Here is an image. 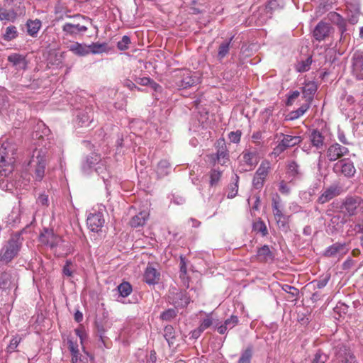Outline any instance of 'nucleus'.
<instances>
[{"mask_svg":"<svg viewBox=\"0 0 363 363\" xmlns=\"http://www.w3.org/2000/svg\"><path fill=\"white\" fill-rule=\"evenodd\" d=\"M73 20L72 22H66L62 26L64 38H77L83 35L92 25V19L88 16L77 13L73 16H67Z\"/></svg>","mask_w":363,"mask_h":363,"instance_id":"nucleus-1","label":"nucleus"},{"mask_svg":"<svg viewBox=\"0 0 363 363\" xmlns=\"http://www.w3.org/2000/svg\"><path fill=\"white\" fill-rule=\"evenodd\" d=\"M22 240L20 233L11 236L0 250V267L9 264L18 256L22 246Z\"/></svg>","mask_w":363,"mask_h":363,"instance_id":"nucleus-2","label":"nucleus"},{"mask_svg":"<svg viewBox=\"0 0 363 363\" xmlns=\"http://www.w3.org/2000/svg\"><path fill=\"white\" fill-rule=\"evenodd\" d=\"M340 212L349 217L363 215V199L359 196H347L340 206Z\"/></svg>","mask_w":363,"mask_h":363,"instance_id":"nucleus-3","label":"nucleus"},{"mask_svg":"<svg viewBox=\"0 0 363 363\" xmlns=\"http://www.w3.org/2000/svg\"><path fill=\"white\" fill-rule=\"evenodd\" d=\"M9 146V143H4L0 147V174L4 177H9L13 171V150H8Z\"/></svg>","mask_w":363,"mask_h":363,"instance_id":"nucleus-4","label":"nucleus"},{"mask_svg":"<svg viewBox=\"0 0 363 363\" xmlns=\"http://www.w3.org/2000/svg\"><path fill=\"white\" fill-rule=\"evenodd\" d=\"M48 158V152L45 149H35L33 151L30 162L35 164V177L38 181H41L44 177Z\"/></svg>","mask_w":363,"mask_h":363,"instance_id":"nucleus-5","label":"nucleus"},{"mask_svg":"<svg viewBox=\"0 0 363 363\" xmlns=\"http://www.w3.org/2000/svg\"><path fill=\"white\" fill-rule=\"evenodd\" d=\"M333 172L337 176H344L346 178H352L356 173L354 162L349 158L339 160L333 166Z\"/></svg>","mask_w":363,"mask_h":363,"instance_id":"nucleus-6","label":"nucleus"},{"mask_svg":"<svg viewBox=\"0 0 363 363\" xmlns=\"http://www.w3.org/2000/svg\"><path fill=\"white\" fill-rule=\"evenodd\" d=\"M269 169V163L267 161L262 162L252 179V186L255 189L259 190L263 187Z\"/></svg>","mask_w":363,"mask_h":363,"instance_id":"nucleus-7","label":"nucleus"},{"mask_svg":"<svg viewBox=\"0 0 363 363\" xmlns=\"http://www.w3.org/2000/svg\"><path fill=\"white\" fill-rule=\"evenodd\" d=\"M200 83V76L196 72L185 71L181 75V79L177 83L179 89H186L196 86Z\"/></svg>","mask_w":363,"mask_h":363,"instance_id":"nucleus-8","label":"nucleus"},{"mask_svg":"<svg viewBox=\"0 0 363 363\" xmlns=\"http://www.w3.org/2000/svg\"><path fill=\"white\" fill-rule=\"evenodd\" d=\"M349 149L337 143L329 145L326 150V157L329 162H335L349 153Z\"/></svg>","mask_w":363,"mask_h":363,"instance_id":"nucleus-9","label":"nucleus"},{"mask_svg":"<svg viewBox=\"0 0 363 363\" xmlns=\"http://www.w3.org/2000/svg\"><path fill=\"white\" fill-rule=\"evenodd\" d=\"M169 302L175 308H185L189 303L190 298L185 291H172L168 296Z\"/></svg>","mask_w":363,"mask_h":363,"instance_id":"nucleus-10","label":"nucleus"},{"mask_svg":"<svg viewBox=\"0 0 363 363\" xmlns=\"http://www.w3.org/2000/svg\"><path fill=\"white\" fill-rule=\"evenodd\" d=\"M347 252L345 243L335 242L328 247L323 253V255L328 258L340 259Z\"/></svg>","mask_w":363,"mask_h":363,"instance_id":"nucleus-11","label":"nucleus"},{"mask_svg":"<svg viewBox=\"0 0 363 363\" xmlns=\"http://www.w3.org/2000/svg\"><path fill=\"white\" fill-rule=\"evenodd\" d=\"M101 162L100 155L92 152L90 155H87L82 161L81 169L84 174L89 175L92 172L93 167Z\"/></svg>","mask_w":363,"mask_h":363,"instance_id":"nucleus-12","label":"nucleus"},{"mask_svg":"<svg viewBox=\"0 0 363 363\" xmlns=\"http://www.w3.org/2000/svg\"><path fill=\"white\" fill-rule=\"evenodd\" d=\"M40 241L51 248H54L61 242V238L54 233L53 230L44 228L43 232L40 235Z\"/></svg>","mask_w":363,"mask_h":363,"instance_id":"nucleus-13","label":"nucleus"},{"mask_svg":"<svg viewBox=\"0 0 363 363\" xmlns=\"http://www.w3.org/2000/svg\"><path fill=\"white\" fill-rule=\"evenodd\" d=\"M352 73L357 80L363 81V54L355 52L352 57Z\"/></svg>","mask_w":363,"mask_h":363,"instance_id":"nucleus-14","label":"nucleus"},{"mask_svg":"<svg viewBox=\"0 0 363 363\" xmlns=\"http://www.w3.org/2000/svg\"><path fill=\"white\" fill-rule=\"evenodd\" d=\"M86 224L90 230L98 233L104 224L103 213L100 212L90 213L86 219Z\"/></svg>","mask_w":363,"mask_h":363,"instance_id":"nucleus-15","label":"nucleus"},{"mask_svg":"<svg viewBox=\"0 0 363 363\" xmlns=\"http://www.w3.org/2000/svg\"><path fill=\"white\" fill-rule=\"evenodd\" d=\"M332 27L329 23L320 21L313 30V37L318 41H322L329 36Z\"/></svg>","mask_w":363,"mask_h":363,"instance_id":"nucleus-16","label":"nucleus"},{"mask_svg":"<svg viewBox=\"0 0 363 363\" xmlns=\"http://www.w3.org/2000/svg\"><path fill=\"white\" fill-rule=\"evenodd\" d=\"M308 138L312 147H315L316 150H320L325 147V138L318 129L310 130Z\"/></svg>","mask_w":363,"mask_h":363,"instance_id":"nucleus-17","label":"nucleus"},{"mask_svg":"<svg viewBox=\"0 0 363 363\" xmlns=\"http://www.w3.org/2000/svg\"><path fill=\"white\" fill-rule=\"evenodd\" d=\"M160 279V273L153 264H148L145 273L144 280L149 285H155L157 284Z\"/></svg>","mask_w":363,"mask_h":363,"instance_id":"nucleus-18","label":"nucleus"},{"mask_svg":"<svg viewBox=\"0 0 363 363\" xmlns=\"http://www.w3.org/2000/svg\"><path fill=\"white\" fill-rule=\"evenodd\" d=\"M318 90V84L315 82H308L302 87L303 98L306 101L312 103L314 95Z\"/></svg>","mask_w":363,"mask_h":363,"instance_id":"nucleus-19","label":"nucleus"},{"mask_svg":"<svg viewBox=\"0 0 363 363\" xmlns=\"http://www.w3.org/2000/svg\"><path fill=\"white\" fill-rule=\"evenodd\" d=\"M93 121V112L91 108L79 111L77 115V123L79 126L88 127Z\"/></svg>","mask_w":363,"mask_h":363,"instance_id":"nucleus-20","label":"nucleus"},{"mask_svg":"<svg viewBox=\"0 0 363 363\" xmlns=\"http://www.w3.org/2000/svg\"><path fill=\"white\" fill-rule=\"evenodd\" d=\"M337 356L339 363H357L355 356L345 346L340 347Z\"/></svg>","mask_w":363,"mask_h":363,"instance_id":"nucleus-21","label":"nucleus"},{"mask_svg":"<svg viewBox=\"0 0 363 363\" xmlns=\"http://www.w3.org/2000/svg\"><path fill=\"white\" fill-rule=\"evenodd\" d=\"M338 195L336 186H330L327 188L318 197V202L320 204L325 203Z\"/></svg>","mask_w":363,"mask_h":363,"instance_id":"nucleus-22","label":"nucleus"},{"mask_svg":"<svg viewBox=\"0 0 363 363\" xmlns=\"http://www.w3.org/2000/svg\"><path fill=\"white\" fill-rule=\"evenodd\" d=\"M69 50L78 56H86L90 53L89 45L75 42L69 46Z\"/></svg>","mask_w":363,"mask_h":363,"instance_id":"nucleus-23","label":"nucleus"},{"mask_svg":"<svg viewBox=\"0 0 363 363\" xmlns=\"http://www.w3.org/2000/svg\"><path fill=\"white\" fill-rule=\"evenodd\" d=\"M257 256L261 262H264L273 261L274 259V255L267 245H264L258 249Z\"/></svg>","mask_w":363,"mask_h":363,"instance_id":"nucleus-24","label":"nucleus"},{"mask_svg":"<svg viewBox=\"0 0 363 363\" xmlns=\"http://www.w3.org/2000/svg\"><path fill=\"white\" fill-rule=\"evenodd\" d=\"M95 171L98 175L101 177L106 185V189L108 190V186L110 185V179L111 178V176L110 175L109 172L107 170L106 166L103 162H100L95 168Z\"/></svg>","mask_w":363,"mask_h":363,"instance_id":"nucleus-25","label":"nucleus"},{"mask_svg":"<svg viewBox=\"0 0 363 363\" xmlns=\"http://www.w3.org/2000/svg\"><path fill=\"white\" fill-rule=\"evenodd\" d=\"M287 174L293 179H299L303 175L299 164L294 160L289 162L287 164Z\"/></svg>","mask_w":363,"mask_h":363,"instance_id":"nucleus-26","label":"nucleus"},{"mask_svg":"<svg viewBox=\"0 0 363 363\" xmlns=\"http://www.w3.org/2000/svg\"><path fill=\"white\" fill-rule=\"evenodd\" d=\"M233 39V36H232L228 40L223 41L219 45L218 49L217 60L220 62H221L223 58L226 57L229 53L230 47Z\"/></svg>","mask_w":363,"mask_h":363,"instance_id":"nucleus-27","label":"nucleus"},{"mask_svg":"<svg viewBox=\"0 0 363 363\" xmlns=\"http://www.w3.org/2000/svg\"><path fill=\"white\" fill-rule=\"evenodd\" d=\"M42 26L39 19L28 20L26 22L27 33L32 37H35Z\"/></svg>","mask_w":363,"mask_h":363,"instance_id":"nucleus-28","label":"nucleus"},{"mask_svg":"<svg viewBox=\"0 0 363 363\" xmlns=\"http://www.w3.org/2000/svg\"><path fill=\"white\" fill-rule=\"evenodd\" d=\"M280 135L283 137L281 141L285 145L286 149L297 145L302 141L301 136H292L284 133H280Z\"/></svg>","mask_w":363,"mask_h":363,"instance_id":"nucleus-29","label":"nucleus"},{"mask_svg":"<svg viewBox=\"0 0 363 363\" xmlns=\"http://www.w3.org/2000/svg\"><path fill=\"white\" fill-rule=\"evenodd\" d=\"M8 61L13 66L18 67L21 69H26V61L24 56L18 53H13L8 57Z\"/></svg>","mask_w":363,"mask_h":363,"instance_id":"nucleus-30","label":"nucleus"},{"mask_svg":"<svg viewBox=\"0 0 363 363\" xmlns=\"http://www.w3.org/2000/svg\"><path fill=\"white\" fill-rule=\"evenodd\" d=\"M253 352L254 347L252 344H249L245 350H242L238 363H250Z\"/></svg>","mask_w":363,"mask_h":363,"instance_id":"nucleus-31","label":"nucleus"},{"mask_svg":"<svg viewBox=\"0 0 363 363\" xmlns=\"http://www.w3.org/2000/svg\"><path fill=\"white\" fill-rule=\"evenodd\" d=\"M90 49V53L91 54H101L103 52H108L110 48L106 43H92L89 45Z\"/></svg>","mask_w":363,"mask_h":363,"instance_id":"nucleus-32","label":"nucleus"},{"mask_svg":"<svg viewBox=\"0 0 363 363\" xmlns=\"http://www.w3.org/2000/svg\"><path fill=\"white\" fill-rule=\"evenodd\" d=\"M147 219V214L145 212H140L131 218L130 225L132 228H138L144 225Z\"/></svg>","mask_w":363,"mask_h":363,"instance_id":"nucleus-33","label":"nucleus"},{"mask_svg":"<svg viewBox=\"0 0 363 363\" xmlns=\"http://www.w3.org/2000/svg\"><path fill=\"white\" fill-rule=\"evenodd\" d=\"M163 336L168 342L169 347H172L174 344L176 332L172 325H167L164 327Z\"/></svg>","mask_w":363,"mask_h":363,"instance_id":"nucleus-34","label":"nucleus"},{"mask_svg":"<svg viewBox=\"0 0 363 363\" xmlns=\"http://www.w3.org/2000/svg\"><path fill=\"white\" fill-rule=\"evenodd\" d=\"M311 105V103L305 101V103L303 104L298 109L290 113V119H297L303 116L309 109Z\"/></svg>","mask_w":363,"mask_h":363,"instance_id":"nucleus-35","label":"nucleus"},{"mask_svg":"<svg viewBox=\"0 0 363 363\" xmlns=\"http://www.w3.org/2000/svg\"><path fill=\"white\" fill-rule=\"evenodd\" d=\"M117 290L121 296L125 298L130 294L133 288L129 282L123 281L117 286Z\"/></svg>","mask_w":363,"mask_h":363,"instance_id":"nucleus-36","label":"nucleus"},{"mask_svg":"<svg viewBox=\"0 0 363 363\" xmlns=\"http://www.w3.org/2000/svg\"><path fill=\"white\" fill-rule=\"evenodd\" d=\"M312 63V57L311 56L307 57L305 60H302L298 62L296 65V70L298 72H305L310 69L311 65Z\"/></svg>","mask_w":363,"mask_h":363,"instance_id":"nucleus-37","label":"nucleus"},{"mask_svg":"<svg viewBox=\"0 0 363 363\" xmlns=\"http://www.w3.org/2000/svg\"><path fill=\"white\" fill-rule=\"evenodd\" d=\"M327 16L328 20L337 27L346 21V20L340 13L335 11L329 12Z\"/></svg>","mask_w":363,"mask_h":363,"instance_id":"nucleus-38","label":"nucleus"},{"mask_svg":"<svg viewBox=\"0 0 363 363\" xmlns=\"http://www.w3.org/2000/svg\"><path fill=\"white\" fill-rule=\"evenodd\" d=\"M329 356L321 350H318L311 359V363H326Z\"/></svg>","mask_w":363,"mask_h":363,"instance_id":"nucleus-39","label":"nucleus"},{"mask_svg":"<svg viewBox=\"0 0 363 363\" xmlns=\"http://www.w3.org/2000/svg\"><path fill=\"white\" fill-rule=\"evenodd\" d=\"M221 143L222 145L218 148L216 155L218 162L223 164L225 162V160L228 159V153L223 141H221ZM220 143V142H218L219 145Z\"/></svg>","mask_w":363,"mask_h":363,"instance_id":"nucleus-40","label":"nucleus"},{"mask_svg":"<svg viewBox=\"0 0 363 363\" xmlns=\"http://www.w3.org/2000/svg\"><path fill=\"white\" fill-rule=\"evenodd\" d=\"M18 36L17 28L14 26H9L6 28L5 33L3 35V38L6 41H11Z\"/></svg>","mask_w":363,"mask_h":363,"instance_id":"nucleus-41","label":"nucleus"},{"mask_svg":"<svg viewBox=\"0 0 363 363\" xmlns=\"http://www.w3.org/2000/svg\"><path fill=\"white\" fill-rule=\"evenodd\" d=\"M277 224L278 226V228L286 233L290 230V226L289 223V218L286 216H283V218H276Z\"/></svg>","mask_w":363,"mask_h":363,"instance_id":"nucleus-42","label":"nucleus"},{"mask_svg":"<svg viewBox=\"0 0 363 363\" xmlns=\"http://www.w3.org/2000/svg\"><path fill=\"white\" fill-rule=\"evenodd\" d=\"M222 175V171L218 169H211L209 172L210 186H215L218 184Z\"/></svg>","mask_w":363,"mask_h":363,"instance_id":"nucleus-43","label":"nucleus"},{"mask_svg":"<svg viewBox=\"0 0 363 363\" xmlns=\"http://www.w3.org/2000/svg\"><path fill=\"white\" fill-rule=\"evenodd\" d=\"M330 279V273H325L320 276L318 279L314 280L312 281V284H314L318 289H322L325 287L328 281Z\"/></svg>","mask_w":363,"mask_h":363,"instance_id":"nucleus-44","label":"nucleus"},{"mask_svg":"<svg viewBox=\"0 0 363 363\" xmlns=\"http://www.w3.org/2000/svg\"><path fill=\"white\" fill-rule=\"evenodd\" d=\"M279 201H280V198L278 195H277V198L272 199V211H273V213L275 217V219L278 218H283V216H284V213L279 208Z\"/></svg>","mask_w":363,"mask_h":363,"instance_id":"nucleus-45","label":"nucleus"},{"mask_svg":"<svg viewBox=\"0 0 363 363\" xmlns=\"http://www.w3.org/2000/svg\"><path fill=\"white\" fill-rule=\"evenodd\" d=\"M253 230L257 233H260L263 237L268 234V230L264 222L262 220L253 223Z\"/></svg>","mask_w":363,"mask_h":363,"instance_id":"nucleus-46","label":"nucleus"},{"mask_svg":"<svg viewBox=\"0 0 363 363\" xmlns=\"http://www.w3.org/2000/svg\"><path fill=\"white\" fill-rule=\"evenodd\" d=\"M177 315V312L174 308H169L165 310L160 314V318L162 320L170 321L175 318Z\"/></svg>","mask_w":363,"mask_h":363,"instance_id":"nucleus-47","label":"nucleus"},{"mask_svg":"<svg viewBox=\"0 0 363 363\" xmlns=\"http://www.w3.org/2000/svg\"><path fill=\"white\" fill-rule=\"evenodd\" d=\"M170 167V164L167 160H162L157 164V172L162 175L168 174L167 169Z\"/></svg>","mask_w":363,"mask_h":363,"instance_id":"nucleus-48","label":"nucleus"},{"mask_svg":"<svg viewBox=\"0 0 363 363\" xmlns=\"http://www.w3.org/2000/svg\"><path fill=\"white\" fill-rule=\"evenodd\" d=\"M213 325V320L210 316V314H208L206 318H204L200 325L199 326V332L198 334L201 335L202 332H203L205 330L208 329Z\"/></svg>","mask_w":363,"mask_h":363,"instance_id":"nucleus-49","label":"nucleus"},{"mask_svg":"<svg viewBox=\"0 0 363 363\" xmlns=\"http://www.w3.org/2000/svg\"><path fill=\"white\" fill-rule=\"evenodd\" d=\"M130 38L128 35H123L122 39L118 42L117 48L121 51H125L129 48L130 44Z\"/></svg>","mask_w":363,"mask_h":363,"instance_id":"nucleus-50","label":"nucleus"},{"mask_svg":"<svg viewBox=\"0 0 363 363\" xmlns=\"http://www.w3.org/2000/svg\"><path fill=\"white\" fill-rule=\"evenodd\" d=\"M238 180L239 177L235 174V182L230 184L229 186V191L227 196L228 199H233L237 195L238 191Z\"/></svg>","mask_w":363,"mask_h":363,"instance_id":"nucleus-51","label":"nucleus"},{"mask_svg":"<svg viewBox=\"0 0 363 363\" xmlns=\"http://www.w3.org/2000/svg\"><path fill=\"white\" fill-rule=\"evenodd\" d=\"M239 323L238 316L232 315L229 318L226 319L224 322V325H226L228 330H230L236 326Z\"/></svg>","mask_w":363,"mask_h":363,"instance_id":"nucleus-52","label":"nucleus"},{"mask_svg":"<svg viewBox=\"0 0 363 363\" xmlns=\"http://www.w3.org/2000/svg\"><path fill=\"white\" fill-rule=\"evenodd\" d=\"M73 263L70 259H67L65 262V264L62 268V274L65 276L68 277H71L73 275V269H72Z\"/></svg>","mask_w":363,"mask_h":363,"instance_id":"nucleus-53","label":"nucleus"},{"mask_svg":"<svg viewBox=\"0 0 363 363\" xmlns=\"http://www.w3.org/2000/svg\"><path fill=\"white\" fill-rule=\"evenodd\" d=\"M15 12L13 11H8L5 9H0V20H10L15 17Z\"/></svg>","mask_w":363,"mask_h":363,"instance_id":"nucleus-54","label":"nucleus"},{"mask_svg":"<svg viewBox=\"0 0 363 363\" xmlns=\"http://www.w3.org/2000/svg\"><path fill=\"white\" fill-rule=\"evenodd\" d=\"M67 344H68V348L72 354V357H75V355H77V354H79L78 345L77 342H73L71 339H68Z\"/></svg>","mask_w":363,"mask_h":363,"instance_id":"nucleus-55","label":"nucleus"},{"mask_svg":"<svg viewBox=\"0 0 363 363\" xmlns=\"http://www.w3.org/2000/svg\"><path fill=\"white\" fill-rule=\"evenodd\" d=\"M20 342H21L20 337L16 336V337H13L11 340L10 343L7 347V352H14Z\"/></svg>","mask_w":363,"mask_h":363,"instance_id":"nucleus-56","label":"nucleus"},{"mask_svg":"<svg viewBox=\"0 0 363 363\" xmlns=\"http://www.w3.org/2000/svg\"><path fill=\"white\" fill-rule=\"evenodd\" d=\"M242 132L241 130L232 131L228 134V138L233 143H238L240 141Z\"/></svg>","mask_w":363,"mask_h":363,"instance_id":"nucleus-57","label":"nucleus"},{"mask_svg":"<svg viewBox=\"0 0 363 363\" xmlns=\"http://www.w3.org/2000/svg\"><path fill=\"white\" fill-rule=\"evenodd\" d=\"M282 289L285 292L291 294L292 296V297H296L299 293V291L298 289L295 288L294 286H290L289 284H284L282 286Z\"/></svg>","mask_w":363,"mask_h":363,"instance_id":"nucleus-58","label":"nucleus"},{"mask_svg":"<svg viewBox=\"0 0 363 363\" xmlns=\"http://www.w3.org/2000/svg\"><path fill=\"white\" fill-rule=\"evenodd\" d=\"M255 152H243V160L247 164L252 166L255 164V162H253V158L255 157Z\"/></svg>","mask_w":363,"mask_h":363,"instance_id":"nucleus-59","label":"nucleus"},{"mask_svg":"<svg viewBox=\"0 0 363 363\" xmlns=\"http://www.w3.org/2000/svg\"><path fill=\"white\" fill-rule=\"evenodd\" d=\"M279 6V0H270L266 6V10L272 13V11L278 9Z\"/></svg>","mask_w":363,"mask_h":363,"instance_id":"nucleus-60","label":"nucleus"},{"mask_svg":"<svg viewBox=\"0 0 363 363\" xmlns=\"http://www.w3.org/2000/svg\"><path fill=\"white\" fill-rule=\"evenodd\" d=\"M339 31L340 32V41H345L347 38L349 36L347 33H346L347 31V21L343 23L341 26H339L338 27Z\"/></svg>","mask_w":363,"mask_h":363,"instance_id":"nucleus-61","label":"nucleus"},{"mask_svg":"<svg viewBox=\"0 0 363 363\" xmlns=\"http://www.w3.org/2000/svg\"><path fill=\"white\" fill-rule=\"evenodd\" d=\"M286 150V147L284 144L281 141L279 143V144L273 149L272 154L276 157L280 155Z\"/></svg>","mask_w":363,"mask_h":363,"instance_id":"nucleus-62","label":"nucleus"},{"mask_svg":"<svg viewBox=\"0 0 363 363\" xmlns=\"http://www.w3.org/2000/svg\"><path fill=\"white\" fill-rule=\"evenodd\" d=\"M87 356H83L82 354H77L75 357H72V363H88L89 354Z\"/></svg>","mask_w":363,"mask_h":363,"instance_id":"nucleus-63","label":"nucleus"},{"mask_svg":"<svg viewBox=\"0 0 363 363\" xmlns=\"http://www.w3.org/2000/svg\"><path fill=\"white\" fill-rule=\"evenodd\" d=\"M9 106V101L7 96L4 93H0V112L6 109Z\"/></svg>","mask_w":363,"mask_h":363,"instance_id":"nucleus-64","label":"nucleus"}]
</instances>
